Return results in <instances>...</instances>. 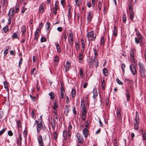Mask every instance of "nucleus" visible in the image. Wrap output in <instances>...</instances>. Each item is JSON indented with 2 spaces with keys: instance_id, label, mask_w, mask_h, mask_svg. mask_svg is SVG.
Here are the masks:
<instances>
[{
  "instance_id": "nucleus-1",
  "label": "nucleus",
  "mask_w": 146,
  "mask_h": 146,
  "mask_svg": "<svg viewBox=\"0 0 146 146\" xmlns=\"http://www.w3.org/2000/svg\"><path fill=\"white\" fill-rule=\"evenodd\" d=\"M139 66V71L141 76L143 78H145L146 76V71L144 66L143 64L141 62L138 63Z\"/></svg>"
},
{
  "instance_id": "nucleus-2",
  "label": "nucleus",
  "mask_w": 146,
  "mask_h": 146,
  "mask_svg": "<svg viewBox=\"0 0 146 146\" xmlns=\"http://www.w3.org/2000/svg\"><path fill=\"white\" fill-rule=\"evenodd\" d=\"M139 119L138 115V113L137 111L136 113V117L135 120L133 122L134 124V129L136 130H137L139 129Z\"/></svg>"
},
{
  "instance_id": "nucleus-3",
  "label": "nucleus",
  "mask_w": 146,
  "mask_h": 146,
  "mask_svg": "<svg viewBox=\"0 0 146 146\" xmlns=\"http://www.w3.org/2000/svg\"><path fill=\"white\" fill-rule=\"evenodd\" d=\"M35 122L36 123V128L37 130V132L38 133H39L40 131L43 128V126L42 124V121H41L40 122L37 121H35Z\"/></svg>"
},
{
  "instance_id": "nucleus-4",
  "label": "nucleus",
  "mask_w": 146,
  "mask_h": 146,
  "mask_svg": "<svg viewBox=\"0 0 146 146\" xmlns=\"http://www.w3.org/2000/svg\"><path fill=\"white\" fill-rule=\"evenodd\" d=\"M136 66L133 64H131L129 66V68L133 75L137 74V71L136 69Z\"/></svg>"
},
{
  "instance_id": "nucleus-5",
  "label": "nucleus",
  "mask_w": 146,
  "mask_h": 146,
  "mask_svg": "<svg viewBox=\"0 0 146 146\" xmlns=\"http://www.w3.org/2000/svg\"><path fill=\"white\" fill-rule=\"evenodd\" d=\"M87 37L88 38L92 37L91 40L92 41L95 40V39L96 38V35H94V31H92L90 32H88L87 35Z\"/></svg>"
},
{
  "instance_id": "nucleus-6",
  "label": "nucleus",
  "mask_w": 146,
  "mask_h": 146,
  "mask_svg": "<svg viewBox=\"0 0 146 146\" xmlns=\"http://www.w3.org/2000/svg\"><path fill=\"white\" fill-rule=\"evenodd\" d=\"M92 65L96 67L98 66L99 63L98 60L95 58H92L91 60V62H90Z\"/></svg>"
},
{
  "instance_id": "nucleus-7",
  "label": "nucleus",
  "mask_w": 146,
  "mask_h": 146,
  "mask_svg": "<svg viewBox=\"0 0 146 146\" xmlns=\"http://www.w3.org/2000/svg\"><path fill=\"white\" fill-rule=\"evenodd\" d=\"M39 146H44V143L41 135H39L37 138Z\"/></svg>"
},
{
  "instance_id": "nucleus-8",
  "label": "nucleus",
  "mask_w": 146,
  "mask_h": 146,
  "mask_svg": "<svg viewBox=\"0 0 146 146\" xmlns=\"http://www.w3.org/2000/svg\"><path fill=\"white\" fill-rule=\"evenodd\" d=\"M14 11L13 8H11L8 13V16L9 17H10L11 18V17H13L14 16Z\"/></svg>"
},
{
  "instance_id": "nucleus-9",
  "label": "nucleus",
  "mask_w": 146,
  "mask_h": 146,
  "mask_svg": "<svg viewBox=\"0 0 146 146\" xmlns=\"http://www.w3.org/2000/svg\"><path fill=\"white\" fill-rule=\"evenodd\" d=\"M44 4L41 3L39 7L38 11L40 13L42 14L44 12Z\"/></svg>"
},
{
  "instance_id": "nucleus-10",
  "label": "nucleus",
  "mask_w": 146,
  "mask_h": 146,
  "mask_svg": "<svg viewBox=\"0 0 146 146\" xmlns=\"http://www.w3.org/2000/svg\"><path fill=\"white\" fill-rule=\"evenodd\" d=\"M83 135H84V137H87L88 135L89 134V132L88 130L86 129H84L82 131Z\"/></svg>"
},
{
  "instance_id": "nucleus-11",
  "label": "nucleus",
  "mask_w": 146,
  "mask_h": 146,
  "mask_svg": "<svg viewBox=\"0 0 146 146\" xmlns=\"http://www.w3.org/2000/svg\"><path fill=\"white\" fill-rule=\"evenodd\" d=\"M70 64L67 61L66 64L64 66V67L65 69V71L66 72L68 71L70 69Z\"/></svg>"
},
{
  "instance_id": "nucleus-12",
  "label": "nucleus",
  "mask_w": 146,
  "mask_h": 146,
  "mask_svg": "<svg viewBox=\"0 0 146 146\" xmlns=\"http://www.w3.org/2000/svg\"><path fill=\"white\" fill-rule=\"evenodd\" d=\"M78 142L81 143H82L83 142V139L82 136L81 135L79 134L77 136Z\"/></svg>"
},
{
  "instance_id": "nucleus-13",
  "label": "nucleus",
  "mask_w": 146,
  "mask_h": 146,
  "mask_svg": "<svg viewBox=\"0 0 146 146\" xmlns=\"http://www.w3.org/2000/svg\"><path fill=\"white\" fill-rule=\"evenodd\" d=\"M106 40L104 36H102L100 39V45L101 46H103Z\"/></svg>"
},
{
  "instance_id": "nucleus-14",
  "label": "nucleus",
  "mask_w": 146,
  "mask_h": 146,
  "mask_svg": "<svg viewBox=\"0 0 146 146\" xmlns=\"http://www.w3.org/2000/svg\"><path fill=\"white\" fill-rule=\"evenodd\" d=\"M92 13L91 12H90L88 14V16L87 18L88 22H90L91 21L92 18Z\"/></svg>"
},
{
  "instance_id": "nucleus-15",
  "label": "nucleus",
  "mask_w": 146,
  "mask_h": 146,
  "mask_svg": "<svg viewBox=\"0 0 146 146\" xmlns=\"http://www.w3.org/2000/svg\"><path fill=\"white\" fill-rule=\"evenodd\" d=\"M125 95L127 97V101H129L130 100V95L129 94V91L127 90H126Z\"/></svg>"
},
{
  "instance_id": "nucleus-16",
  "label": "nucleus",
  "mask_w": 146,
  "mask_h": 146,
  "mask_svg": "<svg viewBox=\"0 0 146 146\" xmlns=\"http://www.w3.org/2000/svg\"><path fill=\"white\" fill-rule=\"evenodd\" d=\"M21 31L22 33V35L23 36H25V33L26 32V27L25 25H23L21 28Z\"/></svg>"
},
{
  "instance_id": "nucleus-17",
  "label": "nucleus",
  "mask_w": 146,
  "mask_h": 146,
  "mask_svg": "<svg viewBox=\"0 0 146 146\" xmlns=\"http://www.w3.org/2000/svg\"><path fill=\"white\" fill-rule=\"evenodd\" d=\"M93 98L95 99L98 96V93L96 90L94 89L93 91Z\"/></svg>"
},
{
  "instance_id": "nucleus-18",
  "label": "nucleus",
  "mask_w": 146,
  "mask_h": 146,
  "mask_svg": "<svg viewBox=\"0 0 146 146\" xmlns=\"http://www.w3.org/2000/svg\"><path fill=\"white\" fill-rule=\"evenodd\" d=\"M51 127L52 129L54 130L56 127V123L55 121L53 120H51Z\"/></svg>"
},
{
  "instance_id": "nucleus-19",
  "label": "nucleus",
  "mask_w": 146,
  "mask_h": 146,
  "mask_svg": "<svg viewBox=\"0 0 146 146\" xmlns=\"http://www.w3.org/2000/svg\"><path fill=\"white\" fill-rule=\"evenodd\" d=\"M103 73L105 76H107L108 75V70L106 68H104L103 70Z\"/></svg>"
},
{
  "instance_id": "nucleus-20",
  "label": "nucleus",
  "mask_w": 146,
  "mask_h": 146,
  "mask_svg": "<svg viewBox=\"0 0 146 146\" xmlns=\"http://www.w3.org/2000/svg\"><path fill=\"white\" fill-rule=\"evenodd\" d=\"M81 47L83 48V52L84 50V48L85 47V42L84 40L82 39H81Z\"/></svg>"
},
{
  "instance_id": "nucleus-21",
  "label": "nucleus",
  "mask_w": 146,
  "mask_h": 146,
  "mask_svg": "<svg viewBox=\"0 0 146 146\" xmlns=\"http://www.w3.org/2000/svg\"><path fill=\"white\" fill-rule=\"evenodd\" d=\"M142 38V37L141 36H140L138 37L137 38L135 37V42L137 44H138L140 42V39Z\"/></svg>"
},
{
  "instance_id": "nucleus-22",
  "label": "nucleus",
  "mask_w": 146,
  "mask_h": 146,
  "mask_svg": "<svg viewBox=\"0 0 146 146\" xmlns=\"http://www.w3.org/2000/svg\"><path fill=\"white\" fill-rule=\"evenodd\" d=\"M113 35L114 36H116L117 35V30L116 28V26H114L113 30Z\"/></svg>"
},
{
  "instance_id": "nucleus-23",
  "label": "nucleus",
  "mask_w": 146,
  "mask_h": 146,
  "mask_svg": "<svg viewBox=\"0 0 146 146\" xmlns=\"http://www.w3.org/2000/svg\"><path fill=\"white\" fill-rule=\"evenodd\" d=\"M76 94V90L74 89H72L71 92V94L72 97L73 98H74Z\"/></svg>"
},
{
  "instance_id": "nucleus-24",
  "label": "nucleus",
  "mask_w": 146,
  "mask_h": 146,
  "mask_svg": "<svg viewBox=\"0 0 146 146\" xmlns=\"http://www.w3.org/2000/svg\"><path fill=\"white\" fill-rule=\"evenodd\" d=\"M3 84L4 88L6 89V90L8 91L9 90V88L8 86V83L6 81H4Z\"/></svg>"
},
{
  "instance_id": "nucleus-25",
  "label": "nucleus",
  "mask_w": 146,
  "mask_h": 146,
  "mask_svg": "<svg viewBox=\"0 0 146 146\" xmlns=\"http://www.w3.org/2000/svg\"><path fill=\"white\" fill-rule=\"evenodd\" d=\"M72 129V125H71V123L70 122H69V125L68 126V135H69V136H70V131Z\"/></svg>"
},
{
  "instance_id": "nucleus-26",
  "label": "nucleus",
  "mask_w": 146,
  "mask_h": 146,
  "mask_svg": "<svg viewBox=\"0 0 146 146\" xmlns=\"http://www.w3.org/2000/svg\"><path fill=\"white\" fill-rule=\"evenodd\" d=\"M94 58H96L98 56V50L96 48L94 49Z\"/></svg>"
},
{
  "instance_id": "nucleus-27",
  "label": "nucleus",
  "mask_w": 146,
  "mask_h": 146,
  "mask_svg": "<svg viewBox=\"0 0 146 146\" xmlns=\"http://www.w3.org/2000/svg\"><path fill=\"white\" fill-rule=\"evenodd\" d=\"M49 95L50 97V99L53 100L54 97V95L52 92H51L48 94Z\"/></svg>"
},
{
  "instance_id": "nucleus-28",
  "label": "nucleus",
  "mask_w": 146,
  "mask_h": 146,
  "mask_svg": "<svg viewBox=\"0 0 146 146\" xmlns=\"http://www.w3.org/2000/svg\"><path fill=\"white\" fill-rule=\"evenodd\" d=\"M30 96L31 99L33 101H35L36 100H37L38 98V95L36 96H33L30 95Z\"/></svg>"
},
{
  "instance_id": "nucleus-29",
  "label": "nucleus",
  "mask_w": 146,
  "mask_h": 146,
  "mask_svg": "<svg viewBox=\"0 0 146 146\" xmlns=\"http://www.w3.org/2000/svg\"><path fill=\"white\" fill-rule=\"evenodd\" d=\"M105 86V81L104 78L102 80V89H104Z\"/></svg>"
},
{
  "instance_id": "nucleus-30",
  "label": "nucleus",
  "mask_w": 146,
  "mask_h": 146,
  "mask_svg": "<svg viewBox=\"0 0 146 146\" xmlns=\"http://www.w3.org/2000/svg\"><path fill=\"white\" fill-rule=\"evenodd\" d=\"M55 45L56 47V49L58 52H60L61 49L58 44V43H56L55 44Z\"/></svg>"
},
{
  "instance_id": "nucleus-31",
  "label": "nucleus",
  "mask_w": 146,
  "mask_h": 146,
  "mask_svg": "<svg viewBox=\"0 0 146 146\" xmlns=\"http://www.w3.org/2000/svg\"><path fill=\"white\" fill-rule=\"evenodd\" d=\"M90 123V119H89L88 118L87 120L86 121L85 124V126L86 127H88L89 126V125Z\"/></svg>"
},
{
  "instance_id": "nucleus-32",
  "label": "nucleus",
  "mask_w": 146,
  "mask_h": 146,
  "mask_svg": "<svg viewBox=\"0 0 146 146\" xmlns=\"http://www.w3.org/2000/svg\"><path fill=\"white\" fill-rule=\"evenodd\" d=\"M75 3L77 6H79L81 3V0H75Z\"/></svg>"
},
{
  "instance_id": "nucleus-33",
  "label": "nucleus",
  "mask_w": 146,
  "mask_h": 146,
  "mask_svg": "<svg viewBox=\"0 0 146 146\" xmlns=\"http://www.w3.org/2000/svg\"><path fill=\"white\" fill-rule=\"evenodd\" d=\"M54 106H52V108L53 109H56L58 108V106L56 104V101H54L53 103Z\"/></svg>"
},
{
  "instance_id": "nucleus-34",
  "label": "nucleus",
  "mask_w": 146,
  "mask_h": 146,
  "mask_svg": "<svg viewBox=\"0 0 146 146\" xmlns=\"http://www.w3.org/2000/svg\"><path fill=\"white\" fill-rule=\"evenodd\" d=\"M126 16L125 14H123L122 16L123 22L125 23L126 21Z\"/></svg>"
},
{
  "instance_id": "nucleus-35",
  "label": "nucleus",
  "mask_w": 146,
  "mask_h": 146,
  "mask_svg": "<svg viewBox=\"0 0 146 146\" xmlns=\"http://www.w3.org/2000/svg\"><path fill=\"white\" fill-rule=\"evenodd\" d=\"M12 37L13 39H14L15 38L19 39V37H18L17 34L16 33H14L13 34L12 36Z\"/></svg>"
},
{
  "instance_id": "nucleus-36",
  "label": "nucleus",
  "mask_w": 146,
  "mask_h": 146,
  "mask_svg": "<svg viewBox=\"0 0 146 146\" xmlns=\"http://www.w3.org/2000/svg\"><path fill=\"white\" fill-rule=\"evenodd\" d=\"M134 56H130V58L132 63L135 64L136 62L134 58Z\"/></svg>"
},
{
  "instance_id": "nucleus-37",
  "label": "nucleus",
  "mask_w": 146,
  "mask_h": 146,
  "mask_svg": "<svg viewBox=\"0 0 146 146\" xmlns=\"http://www.w3.org/2000/svg\"><path fill=\"white\" fill-rule=\"evenodd\" d=\"M17 127L18 128H21V121L19 120H18L17 121Z\"/></svg>"
},
{
  "instance_id": "nucleus-38",
  "label": "nucleus",
  "mask_w": 146,
  "mask_h": 146,
  "mask_svg": "<svg viewBox=\"0 0 146 146\" xmlns=\"http://www.w3.org/2000/svg\"><path fill=\"white\" fill-rule=\"evenodd\" d=\"M125 82L129 84L133 82V80H130L129 79H126L125 80Z\"/></svg>"
},
{
  "instance_id": "nucleus-39",
  "label": "nucleus",
  "mask_w": 146,
  "mask_h": 146,
  "mask_svg": "<svg viewBox=\"0 0 146 146\" xmlns=\"http://www.w3.org/2000/svg\"><path fill=\"white\" fill-rule=\"evenodd\" d=\"M58 9V8L56 7H54L53 9L52 12L55 15H56V14L57 13V10Z\"/></svg>"
},
{
  "instance_id": "nucleus-40",
  "label": "nucleus",
  "mask_w": 146,
  "mask_h": 146,
  "mask_svg": "<svg viewBox=\"0 0 146 146\" xmlns=\"http://www.w3.org/2000/svg\"><path fill=\"white\" fill-rule=\"evenodd\" d=\"M83 110L82 112V115H86L87 110L86 108H84V109H82Z\"/></svg>"
},
{
  "instance_id": "nucleus-41",
  "label": "nucleus",
  "mask_w": 146,
  "mask_h": 146,
  "mask_svg": "<svg viewBox=\"0 0 146 146\" xmlns=\"http://www.w3.org/2000/svg\"><path fill=\"white\" fill-rule=\"evenodd\" d=\"M135 52V50L133 49H132L130 51V56H134V53Z\"/></svg>"
},
{
  "instance_id": "nucleus-42",
  "label": "nucleus",
  "mask_w": 146,
  "mask_h": 146,
  "mask_svg": "<svg viewBox=\"0 0 146 146\" xmlns=\"http://www.w3.org/2000/svg\"><path fill=\"white\" fill-rule=\"evenodd\" d=\"M75 48L76 50L78 51L80 49L79 46L78 44L76 42L75 44Z\"/></svg>"
},
{
  "instance_id": "nucleus-43",
  "label": "nucleus",
  "mask_w": 146,
  "mask_h": 146,
  "mask_svg": "<svg viewBox=\"0 0 146 146\" xmlns=\"http://www.w3.org/2000/svg\"><path fill=\"white\" fill-rule=\"evenodd\" d=\"M134 17V15L133 13V12H131V11H130V19L131 20H133V18Z\"/></svg>"
},
{
  "instance_id": "nucleus-44",
  "label": "nucleus",
  "mask_w": 146,
  "mask_h": 146,
  "mask_svg": "<svg viewBox=\"0 0 146 146\" xmlns=\"http://www.w3.org/2000/svg\"><path fill=\"white\" fill-rule=\"evenodd\" d=\"M83 70L82 68H80V74L81 78L83 76Z\"/></svg>"
},
{
  "instance_id": "nucleus-45",
  "label": "nucleus",
  "mask_w": 146,
  "mask_h": 146,
  "mask_svg": "<svg viewBox=\"0 0 146 146\" xmlns=\"http://www.w3.org/2000/svg\"><path fill=\"white\" fill-rule=\"evenodd\" d=\"M59 60L58 58V56L56 55L54 57V61L55 62H58L59 61Z\"/></svg>"
},
{
  "instance_id": "nucleus-46",
  "label": "nucleus",
  "mask_w": 146,
  "mask_h": 146,
  "mask_svg": "<svg viewBox=\"0 0 146 146\" xmlns=\"http://www.w3.org/2000/svg\"><path fill=\"white\" fill-rule=\"evenodd\" d=\"M125 65L124 64H122L121 65V68L123 73L125 72Z\"/></svg>"
},
{
  "instance_id": "nucleus-47",
  "label": "nucleus",
  "mask_w": 146,
  "mask_h": 146,
  "mask_svg": "<svg viewBox=\"0 0 146 146\" xmlns=\"http://www.w3.org/2000/svg\"><path fill=\"white\" fill-rule=\"evenodd\" d=\"M9 29L7 26H6L3 28V30L5 33H6L8 30Z\"/></svg>"
},
{
  "instance_id": "nucleus-48",
  "label": "nucleus",
  "mask_w": 146,
  "mask_h": 146,
  "mask_svg": "<svg viewBox=\"0 0 146 146\" xmlns=\"http://www.w3.org/2000/svg\"><path fill=\"white\" fill-rule=\"evenodd\" d=\"M113 143L114 146H118V144L117 142V139L116 138L114 139Z\"/></svg>"
},
{
  "instance_id": "nucleus-49",
  "label": "nucleus",
  "mask_w": 146,
  "mask_h": 146,
  "mask_svg": "<svg viewBox=\"0 0 146 146\" xmlns=\"http://www.w3.org/2000/svg\"><path fill=\"white\" fill-rule=\"evenodd\" d=\"M50 23H49L47 22L46 25V27L47 29L48 30L50 28Z\"/></svg>"
},
{
  "instance_id": "nucleus-50",
  "label": "nucleus",
  "mask_w": 146,
  "mask_h": 146,
  "mask_svg": "<svg viewBox=\"0 0 146 146\" xmlns=\"http://www.w3.org/2000/svg\"><path fill=\"white\" fill-rule=\"evenodd\" d=\"M46 38L45 37H43L41 38L40 41L41 42H42L46 41Z\"/></svg>"
},
{
  "instance_id": "nucleus-51",
  "label": "nucleus",
  "mask_w": 146,
  "mask_h": 146,
  "mask_svg": "<svg viewBox=\"0 0 146 146\" xmlns=\"http://www.w3.org/2000/svg\"><path fill=\"white\" fill-rule=\"evenodd\" d=\"M57 133L56 132H54L53 133V138L54 139L56 140L57 138Z\"/></svg>"
},
{
  "instance_id": "nucleus-52",
  "label": "nucleus",
  "mask_w": 146,
  "mask_h": 146,
  "mask_svg": "<svg viewBox=\"0 0 146 146\" xmlns=\"http://www.w3.org/2000/svg\"><path fill=\"white\" fill-rule=\"evenodd\" d=\"M102 6V2L101 1H100L98 4V7L100 11L101 10V7Z\"/></svg>"
},
{
  "instance_id": "nucleus-53",
  "label": "nucleus",
  "mask_w": 146,
  "mask_h": 146,
  "mask_svg": "<svg viewBox=\"0 0 146 146\" xmlns=\"http://www.w3.org/2000/svg\"><path fill=\"white\" fill-rule=\"evenodd\" d=\"M81 105L82 106V109H84V108H86L85 107V104L84 101H81Z\"/></svg>"
},
{
  "instance_id": "nucleus-54",
  "label": "nucleus",
  "mask_w": 146,
  "mask_h": 146,
  "mask_svg": "<svg viewBox=\"0 0 146 146\" xmlns=\"http://www.w3.org/2000/svg\"><path fill=\"white\" fill-rule=\"evenodd\" d=\"M121 109L120 108H118L116 111V114H121Z\"/></svg>"
},
{
  "instance_id": "nucleus-55",
  "label": "nucleus",
  "mask_w": 146,
  "mask_h": 146,
  "mask_svg": "<svg viewBox=\"0 0 146 146\" xmlns=\"http://www.w3.org/2000/svg\"><path fill=\"white\" fill-rule=\"evenodd\" d=\"M6 128L3 129L0 131V136H1L6 131Z\"/></svg>"
},
{
  "instance_id": "nucleus-56",
  "label": "nucleus",
  "mask_w": 146,
  "mask_h": 146,
  "mask_svg": "<svg viewBox=\"0 0 146 146\" xmlns=\"http://www.w3.org/2000/svg\"><path fill=\"white\" fill-rule=\"evenodd\" d=\"M117 82L120 85H123V83L118 78H117L116 79Z\"/></svg>"
},
{
  "instance_id": "nucleus-57",
  "label": "nucleus",
  "mask_w": 146,
  "mask_h": 146,
  "mask_svg": "<svg viewBox=\"0 0 146 146\" xmlns=\"http://www.w3.org/2000/svg\"><path fill=\"white\" fill-rule=\"evenodd\" d=\"M39 35V34H35L34 40H37V39L38 38Z\"/></svg>"
},
{
  "instance_id": "nucleus-58",
  "label": "nucleus",
  "mask_w": 146,
  "mask_h": 146,
  "mask_svg": "<svg viewBox=\"0 0 146 146\" xmlns=\"http://www.w3.org/2000/svg\"><path fill=\"white\" fill-rule=\"evenodd\" d=\"M7 0H3V6H5L6 8L7 5V4L6 3Z\"/></svg>"
},
{
  "instance_id": "nucleus-59",
  "label": "nucleus",
  "mask_w": 146,
  "mask_h": 146,
  "mask_svg": "<svg viewBox=\"0 0 146 146\" xmlns=\"http://www.w3.org/2000/svg\"><path fill=\"white\" fill-rule=\"evenodd\" d=\"M64 91H60V94H61V98H63L64 97Z\"/></svg>"
},
{
  "instance_id": "nucleus-60",
  "label": "nucleus",
  "mask_w": 146,
  "mask_h": 146,
  "mask_svg": "<svg viewBox=\"0 0 146 146\" xmlns=\"http://www.w3.org/2000/svg\"><path fill=\"white\" fill-rule=\"evenodd\" d=\"M86 117V115H82V120L85 121Z\"/></svg>"
},
{
  "instance_id": "nucleus-61",
  "label": "nucleus",
  "mask_w": 146,
  "mask_h": 146,
  "mask_svg": "<svg viewBox=\"0 0 146 146\" xmlns=\"http://www.w3.org/2000/svg\"><path fill=\"white\" fill-rule=\"evenodd\" d=\"M27 8H25V7H23L22 9H21V12L22 13H24L25 11H26Z\"/></svg>"
},
{
  "instance_id": "nucleus-62",
  "label": "nucleus",
  "mask_w": 146,
  "mask_h": 146,
  "mask_svg": "<svg viewBox=\"0 0 146 146\" xmlns=\"http://www.w3.org/2000/svg\"><path fill=\"white\" fill-rule=\"evenodd\" d=\"M83 56H79V60L80 62H82L83 61Z\"/></svg>"
},
{
  "instance_id": "nucleus-63",
  "label": "nucleus",
  "mask_w": 146,
  "mask_h": 146,
  "mask_svg": "<svg viewBox=\"0 0 146 146\" xmlns=\"http://www.w3.org/2000/svg\"><path fill=\"white\" fill-rule=\"evenodd\" d=\"M117 118L118 120H120L121 119V114H117Z\"/></svg>"
},
{
  "instance_id": "nucleus-64",
  "label": "nucleus",
  "mask_w": 146,
  "mask_h": 146,
  "mask_svg": "<svg viewBox=\"0 0 146 146\" xmlns=\"http://www.w3.org/2000/svg\"><path fill=\"white\" fill-rule=\"evenodd\" d=\"M59 4V2L58 1H56L55 2V7L56 8H58V5Z\"/></svg>"
}]
</instances>
